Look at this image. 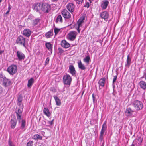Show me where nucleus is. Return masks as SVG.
<instances>
[{
	"mask_svg": "<svg viewBox=\"0 0 146 146\" xmlns=\"http://www.w3.org/2000/svg\"><path fill=\"white\" fill-rule=\"evenodd\" d=\"M53 30H51L47 32L45 34V36L47 38H50L53 35Z\"/></svg>",
	"mask_w": 146,
	"mask_h": 146,
	"instance_id": "obj_26",
	"label": "nucleus"
},
{
	"mask_svg": "<svg viewBox=\"0 0 146 146\" xmlns=\"http://www.w3.org/2000/svg\"><path fill=\"white\" fill-rule=\"evenodd\" d=\"M43 112L44 114L47 117H49L50 116L51 113L47 108H44L43 109Z\"/></svg>",
	"mask_w": 146,
	"mask_h": 146,
	"instance_id": "obj_24",
	"label": "nucleus"
},
{
	"mask_svg": "<svg viewBox=\"0 0 146 146\" xmlns=\"http://www.w3.org/2000/svg\"><path fill=\"white\" fill-rule=\"evenodd\" d=\"M117 74L115 76H114V78L113 80V84H114V83L117 80Z\"/></svg>",
	"mask_w": 146,
	"mask_h": 146,
	"instance_id": "obj_41",
	"label": "nucleus"
},
{
	"mask_svg": "<svg viewBox=\"0 0 146 146\" xmlns=\"http://www.w3.org/2000/svg\"><path fill=\"white\" fill-rule=\"evenodd\" d=\"M136 111L132 110L130 107H127L125 111V113L126 115L128 116H134L136 113Z\"/></svg>",
	"mask_w": 146,
	"mask_h": 146,
	"instance_id": "obj_5",
	"label": "nucleus"
},
{
	"mask_svg": "<svg viewBox=\"0 0 146 146\" xmlns=\"http://www.w3.org/2000/svg\"><path fill=\"white\" fill-rule=\"evenodd\" d=\"M142 141V138L141 137H138L133 141V143H135L137 146H140Z\"/></svg>",
	"mask_w": 146,
	"mask_h": 146,
	"instance_id": "obj_17",
	"label": "nucleus"
},
{
	"mask_svg": "<svg viewBox=\"0 0 146 146\" xmlns=\"http://www.w3.org/2000/svg\"><path fill=\"white\" fill-rule=\"evenodd\" d=\"M34 82V79L33 78H31V79L29 80L28 82V87L29 88H31V87L32 84Z\"/></svg>",
	"mask_w": 146,
	"mask_h": 146,
	"instance_id": "obj_30",
	"label": "nucleus"
},
{
	"mask_svg": "<svg viewBox=\"0 0 146 146\" xmlns=\"http://www.w3.org/2000/svg\"><path fill=\"white\" fill-rule=\"evenodd\" d=\"M61 13L63 17L65 19H68L71 17V14L66 9H63Z\"/></svg>",
	"mask_w": 146,
	"mask_h": 146,
	"instance_id": "obj_11",
	"label": "nucleus"
},
{
	"mask_svg": "<svg viewBox=\"0 0 146 146\" xmlns=\"http://www.w3.org/2000/svg\"><path fill=\"white\" fill-rule=\"evenodd\" d=\"M60 31V29H57V28H55L54 29V31L55 34V35H56Z\"/></svg>",
	"mask_w": 146,
	"mask_h": 146,
	"instance_id": "obj_39",
	"label": "nucleus"
},
{
	"mask_svg": "<svg viewBox=\"0 0 146 146\" xmlns=\"http://www.w3.org/2000/svg\"><path fill=\"white\" fill-rule=\"evenodd\" d=\"M1 0H0V3H1Z\"/></svg>",
	"mask_w": 146,
	"mask_h": 146,
	"instance_id": "obj_58",
	"label": "nucleus"
},
{
	"mask_svg": "<svg viewBox=\"0 0 146 146\" xmlns=\"http://www.w3.org/2000/svg\"><path fill=\"white\" fill-rule=\"evenodd\" d=\"M109 4V2L107 0L103 1H102L101 7L103 10L106 9Z\"/></svg>",
	"mask_w": 146,
	"mask_h": 146,
	"instance_id": "obj_19",
	"label": "nucleus"
},
{
	"mask_svg": "<svg viewBox=\"0 0 146 146\" xmlns=\"http://www.w3.org/2000/svg\"><path fill=\"white\" fill-rule=\"evenodd\" d=\"M0 81L2 82V84L5 87H8L11 84V81L7 78L2 73H0Z\"/></svg>",
	"mask_w": 146,
	"mask_h": 146,
	"instance_id": "obj_1",
	"label": "nucleus"
},
{
	"mask_svg": "<svg viewBox=\"0 0 146 146\" xmlns=\"http://www.w3.org/2000/svg\"><path fill=\"white\" fill-rule=\"evenodd\" d=\"M89 3L88 2H86L85 5H84V7H86L87 8H88L89 7Z\"/></svg>",
	"mask_w": 146,
	"mask_h": 146,
	"instance_id": "obj_44",
	"label": "nucleus"
},
{
	"mask_svg": "<svg viewBox=\"0 0 146 146\" xmlns=\"http://www.w3.org/2000/svg\"><path fill=\"white\" fill-rule=\"evenodd\" d=\"M62 17L60 15H59L57 16L55 22L56 23H57L59 21L60 23H62Z\"/></svg>",
	"mask_w": 146,
	"mask_h": 146,
	"instance_id": "obj_33",
	"label": "nucleus"
},
{
	"mask_svg": "<svg viewBox=\"0 0 146 146\" xmlns=\"http://www.w3.org/2000/svg\"><path fill=\"white\" fill-rule=\"evenodd\" d=\"M16 55L19 61L23 60L25 58V56L24 54L20 51H17V52Z\"/></svg>",
	"mask_w": 146,
	"mask_h": 146,
	"instance_id": "obj_12",
	"label": "nucleus"
},
{
	"mask_svg": "<svg viewBox=\"0 0 146 146\" xmlns=\"http://www.w3.org/2000/svg\"><path fill=\"white\" fill-rule=\"evenodd\" d=\"M139 85L141 88L145 90L146 89V82L143 81H141L139 83Z\"/></svg>",
	"mask_w": 146,
	"mask_h": 146,
	"instance_id": "obj_23",
	"label": "nucleus"
},
{
	"mask_svg": "<svg viewBox=\"0 0 146 146\" xmlns=\"http://www.w3.org/2000/svg\"><path fill=\"white\" fill-rule=\"evenodd\" d=\"M17 104L20 106L19 108L21 109L22 110L23 109V104L21 103V102H18Z\"/></svg>",
	"mask_w": 146,
	"mask_h": 146,
	"instance_id": "obj_38",
	"label": "nucleus"
},
{
	"mask_svg": "<svg viewBox=\"0 0 146 146\" xmlns=\"http://www.w3.org/2000/svg\"><path fill=\"white\" fill-rule=\"evenodd\" d=\"M92 96L93 101V102H94V101H95V97L94 96V94H92Z\"/></svg>",
	"mask_w": 146,
	"mask_h": 146,
	"instance_id": "obj_49",
	"label": "nucleus"
},
{
	"mask_svg": "<svg viewBox=\"0 0 146 146\" xmlns=\"http://www.w3.org/2000/svg\"><path fill=\"white\" fill-rule=\"evenodd\" d=\"M77 32L75 31H71L68 34V39L70 41L74 40L76 38Z\"/></svg>",
	"mask_w": 146,
	"mask_h": 146,
	"instance_id": "obj_8",
	"label": "nucleus"
},
{
	"mask_svg": "<svg viewBox=\"0 0 146 146\" xmlns=\"http://www.w3.org/2000/svg\"><path fill=\"white\" fill-rule=\"evenodd\" d=\"M104 134V133H100V139L101 140H102L103 139V136Z\"/></svg>",
	"mask_w": 146,
	"mask_h": 146,
	"instance_id": "obj_45",
	"label": "nucleus"
},
{
	"mask_svg": "<svg viewBox=\"0 0 146 146\" xmlns=\"http://www.w3.org/2000/svg\"><path fill=\"white\" fill-rule=\"evenodd\" d=\"M70 72L73 76H75L76 73V71L75 69L72 65H70L69 67Z\"/></svg>",
	"mask_w": 146,
	"mask_h": 146,
	"instance_id": "obj_20",
	"label": "nucleus"
},
{
	"mask_svg": "<svg viewBox=\"0 0 146 146\" xmlns=\"http://www.w3.org/2000/svg\"><path fill=\"white\" fill-rule=\"evenodd\" d=\"M76 2V4H81L82 3V1H83V0H74Z\"/></svg>",
	"mask_w": 146,
	"mask_h": 146,
	"instance_id": "obj_40",
	"label": "nucleus"
},
{
	"mask_svg": "<svg viewBox=\"0 0 146 146\" xmlns=\"http://www.w3.org/2000/svg\"><path fill=\"white\" fill-rule=\"evenodd\" d=\"M109 16L108 13L106 11L103 12L100 14L101 17L106 21H107Z\"/></svg>",
	"mask_w": 146,
	"mask_h": 146,
	"instance_id": "obj_15",
	"label": "nucleus"
},
{
	"mask_svg": "<svg viewBox=\"0 0 146 146\" xmlns=\"http://www.w3.org/2000/svg\"><path fill=\"white\" fill-rule=\"evenodd\" d=\"M61 46L64 48H68L70 46V44L65 40H63L61 43Z\"/></svg>",
	"mask_w": 146,
	"mask_h": 146,
	"instance_id": "obj_22",
	"label": "nucleus"
},
{
	"mask_svg": "<svg viewBox=\"0 0 146 146\" xmlns=\"http://www.w3.org/2000/svg\"><path fill=\"white\" fill-rule=\"evenodd\" d=\"M63 80L64 84L70 85L71 83L72 79L69 75L67 74L63 76Z\"/></svg>",
	"mask_w": 146,
	"mask_h": 146,
	"instance_id": "obj_3",
	"label": "nucleus"
},
{
	"mask_svg": "<svg viewBox=\"0 0 146 146\" xmlns=\"http://www.w3.org/2000/svg\"><path fill=\"white\" fill-rule=\"evenodd\" d=\"M132 104L135 109L137 111L141 110L143 108V104L141 101L135 100L133 102Z\"/></svg>",
	"mask_w": 146,
	"mask_h": 146,
	"instance_id": "obj_2",
	"label": "nucleus"
},
{
	"mask_svg": "<svg viewBox=\"0 0 146 146\" xmlns=\"http://www.w3.org/2000/svg\"><path fill=\"white\" fill-rule=\"evenodd\" d=\"M31 33V31L29 29H25L23 31V35L27 37H29Z\"/></svg>",
	"mask_w": 146,
	"mask_h": 146,
	"instance_id": "obj_18",
	"label": "nucleus"
},
{
	"mask_svg": "<svg viewBox=\"0 0 146 146\" xmlns=\"http://www.w3.org/2000/svg\"><path fill=\"white\" fill-rule=\"evenodd\" d=\"M66 8L71 13H72L74 10L75 5L73 3H69L67 5Z\"/></svg>",
	"mask_w": 146,
	"mask_h": 146,
	"instance_id": "obj_14",
	"label": "nucleus"
},
{
	"mask_svg": "<svg viewBox=\"0 0 146 146\" xmlns=\"http://www.w3.org/2000/svg\"><path fill=\"white\" fill-rule=\"evenodd\" d=\"M90 57L89 56H86L84 59V61L87 64H88L89 62V61L90 60Z\"/></svg>",
	"mask_w": 146,
	"mask_h": 146,
	"instance_id": "obj_35",
	"label": "nucleus"
},
{
	"mask_svg": "<svg viewBox=\"0 0 146 146\" xmlns=\"http://www.w3.org/2000/svg\"><path fill=\"white\" fill-rule=\"evenodd\" d=\"M145 79L146 80V72L145 74Z\"/></svg>",
	"mask_w": 146,
	"mask_h": 146,
	"instance_id": "obj_57",
	"label": "nucleus"
},
{
	"mask_svg": "<svg viewBox=\"0 0 146 146\" xmlns=\"http://www.w3.org/2000/svg\"><path fill=\"white\" fill-rule=\"evenodd\" d=\"M50 60V59L49 57H47L46 59L45 62V65H46L48 64L49 63V61Z\"/></svg>",
	"mask_w": 146,
	"mask_h": 146,
	"instance_id": "obj_43",
	"label": "nucleus"
},
{
	"mask_svg": "<svg viewBox=\"0 0 146 146\" xmlns=\"http://www.w3.org/2000/svg\"><path fill=\"white\" fill-rule=\"evenodd\" d=\"M107 129L106 122L105 121L103 124L100 133H104V132Z\"/></svg>",
	"mask_w": 146,
	"mask_h": 146,
	"instance_id": "obj_27",
	"label": "nucleus"
},
{
	"mask_svg": "<svg viewBox=\"0 0 146 146\" xmlns=\"http://www.w3.org/2000/svg\"><path fill=\"white\" fill-rule=\"evenodd\" d=\"M54 97L56 101V105L58 106H60L61 102L60 99L56 96H54Z\"/></svg>",
	"mask_w": 146,
	"mask_h": 146,
	"instance_id": "obj_29",
	"label": "nucleus"
},
{
	"mask_svg": "<svg viewBox=\"0 0 146 146\" xmlns=\"http://www.w3.org/2000/svg\"><path fill=\"white\" fill-rule=\"evenodd\" d=\"M42 123H43V124L44 125H45V123H46L45 121L44 120H43L42 121Z\"/></svg>",
	"mask_w": 146,
	"mask_h": 146,
	"instance_id": "obj_53",
	"label": "nucleus"
},
{
	"mask_svg": "<svg viewBox=\"0 0 146 146\" xmlns=\"http://www.w3.org/2000/svg\"><path fill=\"white\" fill-rule=\"evenodd\" d=\"M32 138L35 140H36L38 139H41L42 137L41 136L38 134H36L34 135Z\"/></svg>",
	"mask_w": 146,
	"mask_h": 146,
	"instance_id": "obj_34",
	"label": "nucleus"
},
{
	"mask_svg": "<svg viewBox=\"0 0 146 146\" xmlns=\"http://www.w3.org/2000/svg\"><path fill=\"white\" fill-rule=\"evenodd\" d=\"M45 46L50 51L52 50V45L50 42H46L45 44Z\"/></svg>",
	"mask_w": 146,
	"mask_h": 146,
	"instance_id": "obj_32",
	"label": "nucleus"
},
{
	"mask_svg": "<svg viewBox=\"0 0 146 146\" xmlns=\"http://www.w3.org/2000/svg\"><path fill=\"white\" fill-rule=\"evenodd\" d=\"M131 146H135V145L134 144L132 143L131 145Z\"/></svg>",
	"mask_w": 146,
	"mask_h": 146,
	"instance_id": "obj_56",
	"label": "nucleus"
},
{
	"mask_svg": "<svg viewBox=\"0 0 146 146\" xmlns=\"http://www.w3.org/2000/svg\"><path fill=\"white\" fill-rule=\"evenodd\" d=\"M90 2V3H92V1H93L92 0H88Z\"/></svg>",
	"mask_w": 146,
	"mask_h": 146,
	"instance_id": "obj_55",
	"label": "nucleus"
},
{
	"mask_svg": "<svg viewBox=\"0 0 146 146\" xmlns=\"http://www.w3.org/2000/svg\"><path fill=\"white\" fill-rule=\"evenodd\" d=\"M10 9H11V8L10 7H8V11H7V12L6 13V14H7L9 13L10 11Z\"/></svg>",
	"mask_w": 146,
	"mask_h": 146,
	"instance_id": "obj_48",
	"label": "nucleus"
},
{
	"mask_svg": "<svg viewBox=\"0 0 146 146\" xmlns=\"http://www.w3.org/2000/svg\"><path fill=\"white\" fill-rule=\"evenodd\" d=\"M53 2L56 1H58V0H51Z\"/></svg>",
	"mask_w": 146,
	"mask_h": 146,
	"instance_id": "obj_54",
	"label": "nucleus"
},
{
	"mask_svg": "<svg viewBox=\"0 0 146 146\" xmlns=\"http://www.w3.org/2000/svg\"><path fill=\"white\" fill-rule=\"evenodd\" d=\"M41 8V10L45 13H48L50 10V6L47 4H42Z\"/></svg>",
	"mask_w": 146,
	"mask_h": 146,
	"instance_id": "obj_9",
	"label": "nucleus"
},
{
	"mask_svg": "<svg viewBox=\"0 0 146 146\" xmlns=\"http://www.w3.org/2000/svg\"><path fill=\"white\" fill-rule=\"evenodd\" d=\"M131 63V58L129 57V55L128 54L127 56L126 60V63L125 64V67L129 68L130 66Z\"/></svg>",
	"mask_w": 146,
	"mask_h": 146,
	"instance_id": "obj_21",
	"label": "nucleus"
},
{
	"mask_svg": "<svg viewBox=\"0 0 146 146\" xmlns=\"http://www.w3.org/2000/svg\"><path fill=\"white\" fill-rule=\"evenodd\" d=\"M84 17H81L79 19L77 22L76 25H77V27H76V28L79 33L80 32V28L82 26V23L84 22Z\"/></svg>",
	"mask_w": 146,
	"mask_h": 146,
	"instance_id": "obj_6",
	"label": "nucleus"
},
{
	"mask_svg": "<svg viewBox=\"0 0 146 146\" xmlns=\"http://www.w3.org/2000/svg\"><path fill=\"white\" fill-rule=\"evenodd\" d=\"M106 81V78L103 77L101 78L98 81V84L100 89L102 88L104 86Z\"/></svg>",
	"mask_w": 146,
	"mask_h": 146,
	"instance_id": "obj_16",
	"label": "nucleus"
},
{
	"mask_svg": "<svg viewBox=\"0 0 146 146\" xmlns=\"http://www.w3.org/2000/svg\"><path fill=\"white\" fill-rule=\"evenodd\" d=\"M2 92V88L1 86H0V94Z\"/></svg>",
	"mask_w": 146,
	"mask_h": 146,
	"instance_id": "obj_52",
	"label": "nucleus"
},
{
	"mask_svg": "<svg viewBox=\"0 0 146 146\" xmlns=\"http://www.w3.org/2000/svg\"><path fill=\"white\" fill-rule=\"evenodd\" d=\"M23 109L17 108L16 109L15 112L16 114L17 119L20 122L21 119V117L22 114Z\"/></svg>",
	"mask_w": 146,
	"mask_h": 146,
	"instance_id": "obj_7",
	"label": "nucleus"
},
{
	"mask_svg": "<svg viewBox=\"0 0 146 146\" xmlns=\"http://www.w3.org/2000/svg\"><path fill=\"white\" fill-rule=\"evenodd\" d=\"M54 120V119H53L51 121H48L49 124L50 125H52L53 124V122Z\"/></svg>",
	"mask_w": 146,
	"mask_h": 146,
	"instance_id": "obj_47",
	"label": "nucleus"
},
{
	"mask_svg": "<svg viewBox=\"0 0 146 146\" xmlns=\"http://www.w3.org/2000/svg\"><path fill=\"white\" fill-rule=\"evenodd\" d=\"M17 71V67L16 65H12L7 69V71L11 75H13Z\"/></svg>",
	"mask_w": 146,
	"mask_h": 146,
	"instance_id": "obj_4",
	"label": "nucleus"
},
{
	"mask_svg": "<svg viewBox=\"0 0 146 146\" xmlns=\"http://www.w3.org/2000/svg\"><path fill=\"white\" fill-rule=\"evenodd\" d=\"M25 40H26L25 38H24L21 36H20L17 38V43L18 44L23 45L25 47Z\"/></svg>",
	"mask_w": 146,
	"mask_h": 146,
	"instance_id": "obj_10",
	"label": "nucleus"
},
{
	"mask_svg": "<svg viewBox=\"0 0 146 146\" xmlns=\"http://www.w3.org/2000/svg\"><path fill=\"white\" fill-rule=\"evenodd\" d=\"M27 146H32L33 145V142L29 141L27 144Z\"/></svg>",
	"mask_w": 146,
	"mask_h": 146,
	"instance_id": "obj_42",
	"label": "nucleus"
},
{
	"mask_svg": "<svg viewBox=\"0 0 146 146\" xmlns=\"http://www.w3.org/2000/svg\"><path fill=\"white\" fill-rule=\"evenodd\" d=\"M78 66L79 68L82 70H85L86 69V67L82 63L81 61L78 62Z\"/></svg>",
	"mask_w": 146,
	"mask_h": 146,
	"instance_id": "obj_28",
	"label": "nucleus"
},
{
	"mask_svg": "<svg viewBox=\"0 0 146 146\" xmlns=\"http://www.w3.org/2000/svg\"><path fill=\"white\" fill-rule=\"evenodd\" d=\"M102 40L101 39H100V40H98L97 42H99V43H101V44H102Z\"/></svg>",
	"mask_w": 146,
	"mask_h": 146,
	"instance_id": "obj_50",
	"label": "nucleus"
},
{
	"mask_svg": "<svg viewBox=\"0 0 146 146\" xmlns=\"http://www.w3.org/2000/svg\"><path fill=\"white\" fill-rule=\"evenodd\" d=\"M42 4L37 3L35 4L33 6V8L34 10L36 12H38L41 10Z\"/></svg>",
	"mask_w": 146,
	"mask_h": 146,
	"instance_id": "obj_13",
	"label": "nucleus"
},
{
	"mask_svg": "<svg viewBox=\"0 0 146 146\" xmlns=\"http://www.w3.org/2000/svg\"><path fill=\"white\" fill-rule=\"evenodd\" d=\"M4 52V50H0V55L2 54Z\"/></svg>",
	"mask_w": 146,
	"mask_h": 146,
	"instance_id": "obj_51",
	"label": "nucleus"
},
{
	"mask_svg": "<svg viewBox=\"0 0 146 146\" xmlns=\"http://www.w3.org/2000/svg\"><path fill=\"white\" fill-rule=\"evenodd\" d=\"M8 144L9 146H15L11 139H9L8 141Z\"/></svg>",
	"mask_w": 146,
	"mask_h": 146,
	"instance_id": "obj_36",
	"label": "nucleus"
},
{
	"mask_svg": "<svg viewBox=\"0 0 146 146\" xmlns=\"http://www.w3.org/2000/svg\"><path fill=\"white\" fill-rule=\"evenodd\" d=\"M39 19H36L33 22V24L34 25H36L38 24L39 21Z\"/></svg>",
	"mask_w": 146,
	"mask_h": 146,
	"instance_id": "obj_37",
	"label": "nucleus"
},
{
	"mask_svg": "<svg viewBox=\"0 0 146 146\" xmlns=\"http://www.w3.org/2000/svg\"><path fill=\"white\" fill-rule=\"evenodd\" d=\"M26 125V122L24 120H22L21 121V129L23 130V131L25 130V126Z\"/></svg>",
	"mask_w": 146,
	"mask_h": 146,
	"instance_id": "obj_31",
	"label": "nucleus"
},
{
	"mask_svg": "<svg viewBox=\"0 0 146 146\" xmlns=\"http://www.w3.org/2000/svg\"><path fill=\"white\" fill-rule=\"evenodd\" d=\"M18 102H21L22 99L21 97H19L18 98Z\"/></svg>",
	"mask_w": 146,
	"mask_h": 146,
	"instance_id": "obj_46",
	"label": "nucleus"
},
{
	"mask_svg": "<svg viewBox=\"0 0 146 146\" xmlns=\"http://www.w3.org/2000/svg\"><path fill=\"white\" fill-rule=\"evenodd\" d=\"M11 127L12 128H14L15 127L17 124V121L15 119H11L10 121Z\"/></svg>",
	"mask_w": 146,
	"mask_h": 146,
	"instance_id": "obj_25",
	"label": "nucleus"
}]
</instances>
